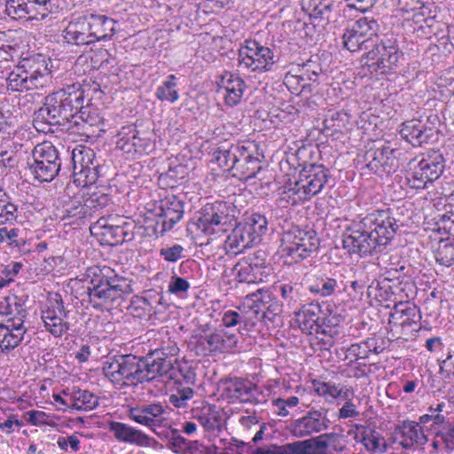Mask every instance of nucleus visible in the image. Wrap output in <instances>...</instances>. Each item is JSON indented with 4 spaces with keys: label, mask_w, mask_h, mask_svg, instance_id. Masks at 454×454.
<instances>
[{
    "label": "nucleus",
    "mask_w": 454,
    "mask_h": 454,
    "mask_svg": "<svg viewBox=\"0 0 454 454\" xmlns=\"http://www.w3.org/2000/svg\"><path fill=\"white\" fill-rule=\"evenodd\" d=\"M179 348L176 345L157 348L146 356L132 354L109 357L103 365V372L114 384L137 385L154 380L157 377L168 380L176 377L175 364Z\"/></svg>",
    "instance_id": "f257e3e1"
},
{
    "label": "nucleus",
    "mask_w": 454,
    "mask_h": 454,
    "mask_svg": "<svg viewBox=\"0 0 454 454\" xmlns=\"http://www.w3.org/2000/svg\"><path fill=\"white\" fill-rule=\"evenodd\" d=\"M197 229L208 239H215L232 229L225 240V249L239 254L259 243L243 223H236L234 207L225 201L206 204L201 209Z\"/></svg>",
    "instance_id": "f03ea898"
},
{
    "label": "nucleus",
    "mask_w": 454,
    "mask_h": 454,
    "mask_svg": "<svg viewBox=\"0 0 454 454\" xmlns=\"http://www.w3.org/2000/svg\"><path fill=\"white\" fill-rule=\"evenodd\" d=\"M83 103L84 91L78 83L50 93L44 98L43 105L35 112L34 126L36 129H41L43 124L65 125L77 114H80L79 118L84 123L92 126L93 123L90 122L88 117H84L86 112L83 110Z\"/></svg>",
    "instance_id": "7ed1b4c3"
},
{
    "label": "nucleus",
    "mask_w": 454,
    "mask_h": 454,
    "mask_svg": "<svg viewBox=\"0 0 454 454\" xmlns=\"http://www.w3.org/2000/svg\"><path fill=\"white\" fill-rule=\"evenodd\" d=\"M52 74L46 58L42 54L22 59L9 73L6 88L13 92H23L48 87Z\"/></svg>",
    "instance_id": "20e7f679"
},
{
    "label": "nucleus",
    "mask_w": 454,
    "mask_h": 454,
    "mask_svg": "<svg viewBox=\"0 0 454 454\" xmlns=\"http://www.w3.org/2000/svg\"><path fill=\"white\" fill-rule=\"evenodd\" d=\"M117 22L106 15L90 13L70 21L63 31L65 40L74 45L107 41L116 33Z\"/></svg>",
    "instance_id": "39448f33"
},
{
    "label": "nucleus",
    "mask_w": 454,
    "mask_h": 454,
    "mask_svg": "<svg viewBox=\"0 0 454 454\" xmlns=\"http://www.w3.org/2000/svg\"><path fill=\"white\" fill-rule=\"evenodd\" d=\"M88 278H90L87 288L89 301L96 309L121 298L129 287L127 280L119 277L110 267H90Z\"/></svg>",
    "instance_id": "423d86ee"
},
{
    "label": "nucleus",
    "mask_w": 454,
    "mask_h": 454,
    "mask_svg": "<svg viewBox=\"0 0 454 454\" xmlns=\"http://www.w3.org/2000/svg\"><path fill=\"white\" fill-rule=\"evenodd\" d=\"M329 169L322 164L305 165L299 172V179L285 187L281 200L297 205L318 194L329 181Z\"/></svg>",
    "instance_id": "0eeeda50"
},
{
    "label": "nucleus",
    "mask_w": 454,
    "mask_h": 454,
    "mask_svg": "<svg viewBox=\"0 0 454 454\" xmlns=\"http://www.w3.org/2000/svg\"><path fill=\"white\" fill-rule=\"evenodd\" d=\"M61 161L57 148L49 142L36 145L27 160V168L43 183L52 181L60 171Z\"/></svg>",
    "instance_id": "6e6552de"
},
{
    "label": "nucleus",
    "mask_w": 454,
    "mask_h": 454,
    "mask_svg": "<svg viewBox=\"0 0 454 454\" xmlns=\"http://www.w3.org/2000/svg\"><path fill=\"white\" fill-rule=\"evenodd\" d=\"M443 169V155L439 151H430L421 160L409 161L406 179L411 188L424 189L427 184L437 180Z\"/></svg>",
    "instance_id": "1a4fd4ad"
},
{
    "label": "nucleus",
    "mask_w": 454,
    "mask_h": 454,
    "mask_svg": "<svg viewBox=\"0 0 454 454\" xmlns=\"http://www.w3.org/2000/svg\"><path fill=\"white\" fill-rule=\"evenodd\" d=\"M372 46L373 48L364 57L368 70L382 74L395 70L402 56L396 38L394 35H385L380 43H373Z\"/></svg>",
    "instance_id": "9d476101"
},
{
    "label": "nucleus",
    "mask_w": 454,
    "mask_h": 454,
    "mask_svg": "<svg viewBox=\"0 0 454 454\" xmlns=\"http://www.w3.org/2000/svg\"><path fill=\"white\" fill-rule=\"evenodd\" d=\"M319 247L317 232L311 228L293 226L282 236V252L294 262L309 257Z\"/></svg>",
    "instance_id": "9b49d317"
},
{
    "label": "nucleus",
    "mask_w": 454,
    "mask_h": 454,
    "mask_svg": "<svg viewBox=\"0 0 454 454\" xmlns=\"http://www.w3.org/2000/svg\"><path fill=\"white\" fill-rule=\"evenodd\" d=\"M239 66L251 72L271 71L277 59L273 51L255 40H246L239 50Z\"/></svg>",
    "instance_id": "f8f14e48"
},
{
    "label": "nucleus",
    "mask_w": 454,
    "mask_h": 454,
    "mask_svg": "<svg viewBox=\"0 0 454 454\" xmlns=\"http://www.w3.org/2000/svg\"><path fill=\"white\" fill-rule=\"evenodd\" d=\"M380 26L373 18L364 17L346 27L341 35L342 44L351 52L367 50L373 45Z\"/></svg>",
    "instance_id": "ddd939ff"
},
{
    "label": "nucleus",
    "mask_w": 454,
    "mask_h": 454,
    "mask_svg": "<svg viewBox=\"0 0 454 454\" xmlns=\"http://www.w3.org/2000/svg\"><path fill=\"white\" fill-rule=\"evenodd\" d=\"M249 296L254 303L250 306V311L239 308L238 310L225 311L222 317V323L225 327L238 326V331L241 335H245V332L254 326V317L250 313L256 317L261 310L259 304L267 307L272 302V294L267 289H258Z\"/></svg>",
    "instance_id": "4468645a"
},
{
    "label": "nucleus",
    "mask_w": 454,
    "mask_h": 454,
    "mask_svg": "<svg viewBox=\"0 0 454 454\" xmlns=\"http://www.w3.org/2000/svg\"><path fill=\"white\" fill-rule=\"evenodd\" d=\"M74 182L78 186H89L97 183L100 176L101 164L95 152L79 145L72 151Z\"/></svg>",
    "instance_id": "2eb2a0df"
},
{
    "label": "nucleus",
    "mask_w": 454,
    "mask_h": 454,
    "mask_svg": "<svg viewBox=\"0 0 454 454\" xmlns=\"http://www.w3.org/2000/svg\"><path fill=\"white\" fill-rule=\"evenodd\" d=\"M364 219L370 234L374 236L378 249L382 252L399 229L396 219L388 208L370 213Z\"/></svg>",
    "instance_id": "dca6fc26"
},
{
    "label": "nucleus",
    "mask_w": 454,
    "mask_h": 454,
    "mask_svg": "<svg viewBox=\"0 0 454 454\" xmlns=\"http://www.w3.org/2000/svg\"><path fill=\"white\" fill-rule=\"evenodd\" d=\"M343 247L350 254H357L360 256L380 253L374 236L370 234L363 218L348 227L342 234Z\"/></svg>",
    "instance_id": "f3484780"
},
{
    "label": "nucleus",
    "mask_w": 454,
    "mask_h": 454,
    "mask_svg": "<svg viewBox=\"0 0 454 454\" xmlns=\"http://www.w3.org/2000/svg\"><path fill=\"white\" fill-rule=\"evenodd\" d=\"M329 409L325 407H311L302 417L293 420L287 427V431L295 437H307L320 434L329 429L331 420L328 416Z\"/></svg>",
    "instance_id": "a211bd4d"
},
{
    "label": "nucleus",
    "mask_w": 454,
    "mask_h": 454,
    "mask_svg": "<svg viewBox=\"0 0 454 454\" xmlns=\"http://www.w3.org/2000/svg\"><path fill=\"white\" fill-rule=\"evenodd\" d=\"M157 220L153 226V233L163 236L172 230L184 216V202L176 196H168L160 201Z\"/></svg>",
    "instance_id": "6ab92c4d"
},
{
    "label": "nucleus",
    "mask_w": 454,
    "mask_h": 454,
    "mask_svg": "<svg viewBox=\"0 0 454 454\" xmlns=\"http://www.w3.org/2000/svg\"><path fill=\"white\" fill-rule=\"evenodd\" d=\"M68 311L64 307L61 296L58 294L49 300L47 308L42 311L41 318L44 327L55 337H61L70 328L68 322L65 319Z\"/></svg>",
    "instance_id": "aec40b11"
},
{
    "label": "nucleus",
    "mask_w": 454,
    "mask_h": 454,
    "mask_svg": "<svg viewBox=\"0 0 454 454\" xmlns=\"http://www.w3.org/2000/svg\"><path fill=\"white\" fill-rule=\"evenodd\" d=\"M302 10L308 13L310 24L321 34L336 17L335 0H301Z\"/></svg>",
    "instance_id": "412c9836"
},
{
    "label": "nucleus",
    "mask_w": 454,
    "mask_h": 454,
    "mask_svg": "<svg viewBox=\"0 0 454 454\" xmlns=\"http://www.w3.org/2000/svg\"><path fill=\"white\" fill-rule=\"evenodd\" d=\"M396 152L388 145L370 148L364 154L367 168L379 176L395 173L399 166Z\"/></svg>",
    "instance_id": "4be33fe9"
},
{
    "label": "nucleus",
    "mask_w": 454,
    "mask_h": 454,
    "mask_svg": "<svg viewBox=\"0 0 454 454\" xmlns=\"http://www.w3.org/2000/svg\"><path fill=\"white\" fill-rule=\"evenodd\" d=\"M51 0H8L5 12L13 19L43 20L48 17Z\"/></svg>",
    "instance_id": "5701e85b"
},
{
    "label": "nucleus",
    "mask_w": 454,
    "mask_h": 454,
    "mask_svg": "<svg viewBox=\"0 0 454 454\" xmlns=\"http://www.w3.org/2000/svg\"><path fill=\"white\" fill-rule=\"evenodd\" d=\"M126 228V226L120 227L110 224L108 221H106V217L102 216L90 225V231L99 239L101 244L117 246L133 239V231H128Z\"/></svg>",
    "instance_id": "b1692460"
},
{
    "label": "nucleus",
    "mask_w": 454,
    "mask_h": 454,
    "mask_svg": "<svg viewBox=\"0 0 454 454\" xmlns=\"http://www.w3.org/2000/svg\"><path fill=\"white\" fill-rule=\"evenodd\" d=\"M218 92L224 98L226 106L233 107L241 102L246 83L237 74L225 72L220 77Z\"/></svg>",
    "instance_id": "393cba45"
},
{
    "label": "nucleus",
    "mask_w": 454,
    "mask_h": 454,
    "mask_svg": "<svg viewBox=\"0 0 454 454\" xmlns=\"http://www.w3.org/2000/svg\"><path fill=\"white\" fill-rule=\"evenodd\" d=\"M400 135L413 146H420L428 143L434 136V129L423 121L412 119L402 124Z\"/></svg>",
    "instance_id": "a878e982"
},
{
    "label": "nucleus",
    "mask_w": 454,
    "mask_h": 454,
    "mask_svg": "<svg viewBox=\"0 0 454 454\" xmlns=\"http://www.w3.org/2000/svg\"><path fill=\"white\" fill-rule=\"evenodd\" d=\"M220 387L223 395L231 400H239L242 403H253L255 387L250 382L239 378H231L221 381Z\"/></svg>",
    "instance_id": "bb28decb"
},
{
    "label": "nucleus",
    "mask_w": 454,
    "mask_h": 454,
    "mask_svg": "<svg viewBox=\"0 0 454 454\" xmlns=\"http://www.w3.org/2000/svg\"><path fill=\"white\" fill-rule=\"evenodd\" d=\"M192 415L207 432L220 431L222 416L215 405L201 403L192 410Z\"/></svg>",
    "instance_id": "cd10ccee"
},
{
    "label": "nucleus",
    "mask_w": 454,
    "mask_h": 454,
    "mask_svg": "<svg viewBox=\"0 0 454 454\" xmlns=\"http://www.w3.org/2000/svg\"><path fill=\"white\" fill-rule=\"evenodd\" d=\"M109 429L120 442L144 447L150 445V437L147 434L124 423L111 422Z\"/></svg>",
    "instance_id": "c85d7f7f"
},
{
    "label": "nucleus",
    "mask_w": 454,
    "mask_h": 454,
    "mask_svg": "<svg viewBox=\"0 0 454 454\" xmlns=\"http://www.w3.org/2000/svg\"><path fill=\"white\" fill-rule=\"evenodd\" d=\"M163 413V406L160 403H153L131 407L128 411V416L137 423L152 427L155 425L156 419Z\"/></svg>",
    "instance_id": "c756f323"
},
{
    "label": "nucleus",
    "mask_w": 454,
    "mask_h": 454,
    "mask_svg": "<svg viewBox=\"0 0 454 454\" xmlns=\"http://www.w3.org/2000/svg\"><path fill=\"white\" fill-rule=\"evenodd\" d=\"M419 309L410 302H399L390 313L389 324L411 326L420 319Z\"/></svg>",
    "instance_id": "7c9ffc66"
},
{
    "label": "nucleus",
    "mask_w": 454,
    "mask_h": 454,
    "mask_svg": "<svg viewBox=\"0 0 454 454\" xmlns=\"http://www.w3.org/2000/svg\"><path fill=\"white\" fill-rule=\"evenodd\" d=\"M398 434L402 438L400 444L405 450L411 449L415 445H424L427 441L422 428L413 421H403L398 428Z\"/></svg>",
    "instance_id": "2f4dec72"
},
{
    "label": "nucleus",
    "mask_w": 454,
    "mask_h": 454,
    "mask_svg": "<svg viewBox=\"0 0 454 454\" xmlns=\"http://www.w3.org/2000/svg\"><path fill=\"white\" fill-rule=\"evenodd\" d=\"M310 446L311 441L307 440L284 446L270 444L256 448L253 454H309Z\"/></svg>",
    "instance_id": "473e14b6"
},
{
    "label": "nucleus",
    "mask_w": 454,
    "mask_h": 454,
    "mask_svg": "<svg viewBox=\"0 0 454 454\" xmlns=\"http://www.w3.org/2000/svg\"><path fill=\"white\" fill-rule=\"evenodd\" d=\"M66 396H69L70 408L78 411H91L99 402L98 397L89 390L74 389L71 393L63 391Z\"/></svg>",
    "instance_id": "72a5a7b5"
},
{
    "label": "nucleus",
    "mask_w": 454,
    "mask_h": 454,
    "mask_svg": "<svg viewBox=\"0 0 454 454\" xmlns=\"http://www.w3.org/2000/svg\"><path fill=\"white\" fill-rule=\"evenodd\" d=\"M338 287L335 278H330L325 274L314 275L308 281V290L315 295L325 298L333 295Z\"/></svg>",
    "instance_id": "f704fd0d"
},
{
    "label": "nucleus",
    "mask_w": 454,
    "mask_h": 454,
    "mask_svg": "<svg viewBox=\"0 0 454 454\" xmlns=\"http://www.w3.org/2000/svg\"><path fill=\"white\" fill-rule=\"evenodd\" d=\"M384 348L378 344L375 338H367L360 343L351 344L347 349V356H353L356 359L368 358L371 353L380 354Z\"/></svg>",
    "instance_id": "c9c22d12"
},
{
    "label": "nucleus",
    "mask_w": 454,
    "mask_h": 454,
    "mask_svg": "<svg viewBox=\"0 0 454 454\" xmlns=\"http://www.w3.org/2000/svg\"><path fill=\"white\" fill-rule=\"evenodd\" d=\"M318 310V304H302L298 312L294 311L299 317L300 325L302 331H308L309 333H312V331L317 332L319 325L317 324L318 320L317 311Z\"/></svg>",
    "instance_id": "e433bc0d"
},
{
    "label": "nucleus",
    "mask_w": 454,
    "mask_h": 454,
    "mask_svg": "<svg viewBox=\"0 0 454 454\" xmlns=\"http://www.w3.org/2000/svg\"><path fill=\"white\" fill-rule=\"evenodd\" d=\"M22 328V322L16 326L13 324L11 326H0V334H4V338L0 340V348L2 350H10L16 348L20 343L24 333Z\"/></svg>",
    "instance_id": "4c0bfd02"
},
{
    "label": "nucleus",
    "mask_w": 454,
    "mask_h": 454,
    "mask_svg": "<svg viewBox=\"0 0 454 454\" xmlns=\"http://www.w3.org/2000/svg\"><path fill=\"white\" fill-rule=\"evenodd\" d=\"M280 294L286 305L294 310L302 306V287L299 284L286 283L279 286Z\"/></svg>",
    "instance_id": "58836bf2"
},
{
    "label": "nucleus",
    "mask_w": 454,
    "mask_h": 454,
    "mask_svg": "<svg viewBox=\"0 0 454 454\" xmlns=\"http://www.w3.org/2000/svg\"><path fill=\"white\" fill-rule=\"evenodd\" d=\"M213 160L219 165V167L226 170H231L235 173L236 168L239 164H237L234 144H231L227 147L224 145L218 147L213 153Z\"/></svg>",
    "instance_id": "ea45409f"
},
{
    "label": "nucleus",
    "mask_w": 454,
    "mask_h": 454,
    "mask_svg": "<svg viewBox=\"0 0 454 454\" xmlns=\"http://www.w3.org/2000/svg\"><path fill=\"white\" fill-rule=\"evenodd\" d=\"M451 240L441 238L434 250L436 262L444 267H450L454 263V241Z\"/></svg>",
    "instance_id": "a19ab883"
},
{
    "label": "nucleus",
    "mask_w": 454,
    "mask_h": 454,
    "mask_svg": "<svg viewBox=\"0 0 454 454\" xmlns=\"http://www.w3.org/2000/svg\"><path fill=\"white\" fill-rule=\"evenodd\" d=\"M176 87V75L169 74L162 84L156 89V98L160 101H168L169 103L177 101L179 99V93Z\"/></svg>",
    "instance_id": "79ce46f5"
},
{
    "label": "nucleus",
    "mask_w": 454,
    "mask_h": 454,
    "mask_svg": "<svg viewBox=\"0 0 454 454\" xmlns=\"http://www.w3.org/2000/svg\"><path fill=\"white\" fill-rule=\"evenodd\" d=\"M262 169L260 160L254 156V153L245 160L236 168L233 176L239 177L240 180H249L254 178L257 173Z\"/></svg>",
    "instance_id": "37998d69"
},
{
    "label": "nucleus",
    "mask_w": 454,
    "mask_h": 454,
    "mask_svg": "<svg viewBox=\"0 0 454 454\" xmlns=\"http://www.w3.org/2000/svg\"><path fill=\"white\" fill-rule=\"evenodd\" d=\"M247 227H250V232L260 242L261 237L267 231L268 221L259 213H254L242 222Z\"/></svg>",
    "instance_id": "c03bdc74"
},
{
    "label": "nucleus",
    "mask_w": 454,
    "mask_h": 454,
    "mask_svg": "<svg viewBox=\"0 0 454 454\" xmlns=\"http://www.w3.org/2000/svg\"><path fill=\"white\" fill-rule=\"evenodd\" d=\"M312 385L314 391L329 402H333L341 395L340 385L317 380L312 381Z\"/></svg>",
    "instance_id": "a18cd8bd"
},
{
    "label": "nucleus",
    "mask_w": 454,
    "mask_h": 454,
    "mask_svg": "<svg viewBox=\"0 0 454 454\" xmlns=\"http://www.w3.org/2000/svg\"><path fill=\"white\" fill-rule=\"evenodd\" d=\"M423 13H414L412 20L417 27H414V31L421 32L423 35L430 36L432 34H435L434 27L438 25L434 16L423 17Z\"/></svg>",
    "instance_id": "49530a36"
},
{
    "label": "nucleus",
    "mask_w": 454,
    "mask_h": 454,
    "mask_svg": "<svg viewBox=\"0 0 454 454\" xmlns=\"http://www.w3.org/2000/svg\"><path fill=\"white\" fill-rule=\"evenodd\" d=\"M193 395L194 390L192 387H184L180 383V386L176 388V392L169 395L168 401L176 408H185L187 407L188 401H190Z\"/></svg>",
    "instance_id": "de8ad7c7"
},
{
    "label": "nucleus",
    "mask_w": 454,
    "mask_h": 454,
    "mask_svg": "<svg viewBox=\"0 0 454 454\" xmlns=\"http://www.w3.org/2000/svg\"><path fill=\"white\" fill-rule=\"evenodd\" d=\"M85 200L86 207H89L91 215L113 206V200L106 193H93Z\"/></svg>",
    "instance_id": "09e8293b"
},
{
    "label": "nucleus",
    "mask_w": 454,
    "mask_h": 454,
    "mask_svg": "<svg viewBox=\"0 0 454 454\" xmlns=\"http://www.w3.org/2000/svg\"><path fill=\"white\" fill-rule=\"evenodd\" d=\"M252 261L249 256L243 258L240 260L235 266L234 271L236 272V278L239 282L244 283H254L252 274Z\"/></svg>",
    "instance_id": "8fccbe9b"
},
{
    "label": "nucleus",
    "mask_w": 454,
    "mask_h": 454,
    "mask_svg": "<svg viewBox=\"0 0 454 454\" xmlns=\"http://www.w3.org/2000/svg\"><path fill=\"white\" fill-rule=\"evenodd\" d=\"M299 403V398L297 396H290L286 399L277 398L272 401L274 407V412L281 417H286L289 415V409L294 408Z\"/></svg>",
    "instance_id": "3c124183"
},
{
    "label": "nucleus",
    "mask_w": 454,
    "mask_h": 454,
    "mask_svg": "<svg viewBox=\"0 0 454 454\" xmlns=\"http://www.w3.org/2000/svg\"><path fill=\"white\" fill-rule=\"evenodd\" d=\"M66 214L67 218L74 219V221L91 216V212L86 207V200L83 203L81 201L72 202L67 207Z\"/></svg>",
    "instance_id": "603ef678"
},
{
    "label": "nucleus",
    "mask_w": 454,
    "mask_h": 454,
    "mask_svg": "<svg viewBox=\"0 0 454 454\" xmlns=\"http://www.w3.org/2000/svg\"><path fill=\"white\" fill-rule=\"evenodd\" d=\"M19 216V207L13 202L0 207V226L12 224Z\"/></svg>",
    "instance_id": "864d4df0"
},
{
    "label": "nucleus",
    "mask_w": 454,
    "mask_h": 454,
    "mask_svg": "<svg viewBox=\"0 0 454 454\" xmlns=\"http://www.w3.org/2000/svg\"><path fill=\"white\" fill-rule=\"evenodd\" d=\"M252 261V274L254 275V283L263 282L264 278L268 277L270 272V267L266 266L262 259H259L255 256H249Z\"/></svg>",
    "instance_id": "5fc2aeb1"
},
{
    "label": "nucleus",
    "mask_w": 454,
    "mask_h": 454,
    "mask_svg": "<svg viewBox=\"0 0 454 454\" xmlns=\"http://www.w3.org/2000/svg\"><path fill=\"white\" fill-rule=\"evenodd\" d=\"M219 340L220 332L207 334L199 340L198 346L203 347L204 352L207 353L218 352Z\"/></svg>",
    "instance_id": "6e6d98bb"
},
{
    "label": "nucleus",
    "mask_w": 454,
    "mask_h": 454,
    "mask_svg": "<svg viewBox=\"0 0 454 454\" xmlns=\"http://www.w3.org/2000/svg\"><path fill=\"white\" fill-rule=\"evenodd\" d=\"M218 352H228L233 350L239 342L236 333H230L229 331H220Z\"/></svg>",
    "instance_id": "4d7b16f0"
},
{
    "label": "nucleus",
    "mask_w": 454,
    "mask_h": 454,
    "mask_svg": "<svg viewBox=\"0 0 454 454\" xmlns=\"http://www.w3.org/2000/svg\"><path fill=\"white\" fill-rule=\"evenodd\" d=\"M184 247L179 244L160 248V255L168 262H176L184 257Z\"/></svg>",
    "instance_id": "13d9d810"
},
{
    "label": "nucleus",
    "mask_w": 454,
    "mask_h": 454,
    "mask_svg": "<svg viewBox=\"0 0 454 454\" xmlns=\"http://www.w3.org/2000/svg\"><path fill=\"white\" fill-rule=\"evenodd\" d=\"M255 145L250 142L234 144V152L237 156V164H241L255 152Z\"/></svg>",
    "instance_id": "bf43d9fd"
},
{
    "label": "nucleus",
    "mask_w": 454,
    "mask_h": 454,
    "mask_svg": "<svg viewBox=\"0 0 454 454\" xmlns=\"http://www.w3.org/2000/svg\"><path fill=\"white\" fill-rule=\"evenodd\" d=\"M190 286V283L186 279L174 274L168 283V291L170 294L179 295L186 293Z\"/></svg>",
    "instance_id": "052dcab7"
},
{
    "label": "nucleus",
    "mask_w": 454,
    "mask_h": 454,
    "mask_svg": "<svg viewBox=\"0 0 454 454\" xmlns=\"http://www.w3.org/2000/svg\"><path fill=\"white\" fill-rule=\"evenodd\" d=\"M284 83L290 89L297 90L301 87V91H303L309 84L306 82L304 74H294L288 72L284 78Z\"/></svg>",
    "instance_id": "680f3d73"
},
{
    "label": "nucleus",
    "mask_w": 454,
    "mask_h": 454,
    "mask_svg": "<svg viewBox=\"0 0 454 454\" xmlns=\"http://www.w3.org/2000/svg\"><path fill=\"white\" fill-rule=\"evenodd\" d=\"M436 435L442 439L447 451L454 450V422L445 426Z\"/></svg>",
    "instance_id": "e2e57ef3"
},
{
    "label": "nucleus",
    "mask_w": 454,
    "mask_h": 454,
    "mask_svg": "<svg viewBox=\"0 0 454 454\" xmlns=\"http://www.w3.org/2000/svg\"><path fill=\"white\" fill-rule=\"evenodd\" d=\"M22 264L20 262H12L2 270V277H0V288H3L9 285L13 278L18 275Z\"/></svg>",
    "instance_id": "0e129e2a"
},
{
    "label": "nucleus",
    "mask_w": 454,
    "mask_h": 454,
    "mask_svg": "<svg viewBox=\"0 0 454 454\" xmlns=\"http://www.w3.org/2000/svg\"><path fill=\"white\" fill-rule=\"evenodd\" d=\"M131 134L134 138L135 147L137 153H149L153 148L151 139L146 137H142L140 133L136 129H132Z\"/></svg>",
    "instance_id": "69168bd1"
},
{
    "label": "nucleus",
    "mask_w": 454,
    "mask_h": 454,
    "mask_svg": "<svg viewBox=\"0 0 454 454\" xmlns=\"http://www.w3.org/2000/svg\"><path fill=\"white\" fill-rule=\"evenodd\" d=\"M154 301H153V295L151 294H148L145 297L137 298L136 301H133L132 308L134 309H137L138 308H141L144 310H151V309L154 308V304H161L162 297L159 294L153 295Z\"/></svg>",
    "instance_id": "338daca9"
},
{
    "label": "nucleus",
    "mask_w": 454,
    "mask_h": 454,
    "mask_svg": "<svg viewBox=\"0 0 454 454\" xmlns=\"http://www.w3.org/2000/svg\"><path fill=\"white\" fill-rule=\"evenodd\" d=\"M366 435L367 436L365 437V441L363 443L365 450L370 452H374L380 450V441L384 440L383 437H381L380 434L376 430L371 428V430L368 431Z\"/></svg>",
    "instance_id": "774afa93"
}]
</instances>
